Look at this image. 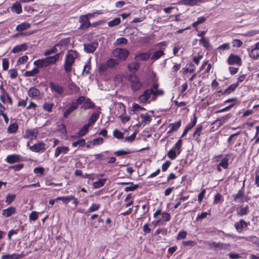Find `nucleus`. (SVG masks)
Here are the masks:
<instances>
[{
	"label": "nucleus",
	"mask_w": 259,
	"mask_h": 259,
	"mask_svg": "<svg viewBox=\"0 0 259 259\" xmlns=\"http://www.w3.org/2000/svg\"><path fill=\"white\" fill-rule=\"evenodd\" d=\"M151 90H152V100H155L157 96H163L164 94V91L162 89H158V84L154 83L152 84Z\"/></svg>",
	"instance_id": "10"
},
{
	"label": "nucleus",
	"mask_w": 259,
	"mask_h": 259,
	"mask_svg": "<svg viewBox=\"0 0 259 259\" xmlns=\"http://www.w3.org/2000/svg\"><path fill=\"white\" fill-rule=\"evenodd\" d=\"M16 213V209L13 206L2 210V215L5 217H9Z\"/></svg>",
	"instance_id": "20"
},
{
	"label": "nucleus",
	"mask_w": 259,
	"mask_h": 259,
	"mask_svg": "<svg viewBox=\"0 0 259 259\" xmlns=\"http://www.w3.org/2000/svg\"><path fill=\"white\" fill-rule=\"evenodd\" d=\"M181 120H179L175 123L169 124V127H170V129L168 131V133H170L178 130V129H179V127L181 126Z\"/></svg>",
	"instance_id": "25"
},
{
	"label": "nucleus",
	"mask_w": 259,
	"mask_h": 259,
	"mask_svg": "<svg viewBox=\"0 0 259 259\" xmlns=\"http://www.w3.org/2000/svg\"><path fill=\"white\" fill-rule=\"evenodd\" d=\"M90 126L89 124H86L84 125L81 128L79 131L78 133V136L79 137H82L84 136L88 131L89 128Z\"/></svg>",
	"instance_id": "38"
},
{
	"label": "nucleus",
	"mask_w": 259,
	"mask_h": 259,
	"mask_svg": "<svg viewBox=\"0 0 259 259\" xmlns=\"http://www.w3.org/2000/svg\"><path fill=\"white\" fill-rule=\"evenodd\" d=\"M121 22L120 18H115L111 21L108 22V25L110 27H112L118 25Z\"/></svg>",
	"instance_id": "45"
},
{
	"label": "nucleus",
	"mask_w": 259,
	"mask_h": 259,
	"mask_svg": "<svg viewBox=\"0 0 259 259\" xmlns=\"http://www.w3.org/2000/svg\"><path fill=\"white\" fill-rule=\"evenodd\" d=\"M62 201L65 204H67L70 201L72 200V199H74V196L72 195L69 196H62Z\"/></svg>",
	"instance_id": "62"
},
{
	"label": "nucleus",
	"mask_w": 259,
	"mask_h": 259,
	"mask_svg": "<svg viewBox=\"0 0 259 259\" xmlns=\"http://www.w3.org/2000/svg\"><path fill=\"white\" fill-rule=\"evenodd\" d=\"M238 86V83L232 84L226 89L223 93V95H229L233 92Z\"/></svg>",
	"instance_id": "29"
},
{
	"label": "nucleus",
	"mask_w": 259,
	"mask_h": 259,
	"mask_svg": "<svg viewBox=\"0 0 259 259\" xmlns=\"http://www.w3.org/2000/svg\"><path fill=\"white\" fill-rule=\"evenodd\" d=\"M140 64L138 62H134L128 65V68L130 71L134 74L139 68Z\"/></svg>",
	"instance_id": "26"
},
{
	"label": "nucleus",
	"mask_w": 259,
	"mask_h": 259,
	"mask_svg": "<svg viewBox=\"0 0 259 259\" xmlns=\"http://www.w3.org/2000/svg\"><path fill=\"white\" fill-rule=\"evenodd\" d=\"M15 194H8L6 196V202L8 204H10L15 200Z\"/></svg>",
	"instance_id": "54"
},
{
	"label": "nucleus",
	"mask_w": 259,
	"mask_h": 259,
	"mask_svg": "<svg viewBox=\"0 0 259 259\" xmlns=\"http://www.w3.org/2000/svg\"><path fill=\"white\" fill-rule=\"evenodd\" d=\"M223 201V196L220 193H217L214 197L213 204H217Z\"/></svg>",
	"instance_id": "53"
},
{
	"label": "nucleus",
	"mask_w": 259,
	"mask_h": 259,
	"mask_svg": "<svg viewBox=\"0 0 259 259\" xmlns=\"http://www.w3.org/2000/svg\"><path fill=\"white\" fill-rule=\"evenodd\" d=\"M99 116V113L98 112L93 113L89 119V123L88 124H89L91 126L92 124H94Z\"/></svg>",
	"instance_id": "36"
},
{
	"label": "nucleus",
	"mask_w": 259,
	"mask_h": 259,
	"mask_svg": "<svg viewBox=\"0 0 259 259\" xmlns=\"http://www.w3.org/2000/svg\"><path fill=\"white\" fill-rule=\"evenodd\" d=\"M18 129V125L17 123H13L9 125L7 130L8 132L10 134H14L16 133Z\"/></svg>",
	"instance_id": "34"
},
{
	"label": "nucleus",
	"mask_w": 259,
	"mask_h": 259,
	"mask_svg": "<svg viewBox=\"0 0 259 259\" xmlns=\"http://www.w3.org/2000/svg\"><path fill=\"white\" fill-rule=\"evenodd\" d=\"M58 52H59V50L58 48H56V46L55 45L52 48L47 50L44 52V55L46 56H48L51 54L56 53Z\"/></svg>",
	"instance_id": "42"
},
{
	"label": "nucleus",
	"mask_w": 259,
	"mask_h": 259,
	"mask_svg": "<svg viewBox=\"0 0 259 259\" xmlns=\"http://www.w3.org/2000/svg\"><path fill=\"white\" fill-rule=\"evenodd\" d=\"M77 108L78 107L77 106V104L74 103L73 101L71 102L70 106L67 108L64 112L63 117L64 118H67L69 114L75 111Z\"/></svg>",
	"instance_id": "18"
},
{
	"label": "nucleus",
	"mask_w": 259,
	"mask_h": 259,
	"mask_svg": "<svg viewBox=\"0 0 259 259\" xmlns=\"http://www.w3.org/2000/svg\"><path fill=\"white\" fill-rule=\"evenodd\" d=\"M69 147L66 146H61L57 147L54 152V156L58 157L60 154H66L69 152Z\"/></svg>",
	"instance_id": "16"
},
{
	"label": "nucleus",
	"mask_w": 259,
	"mask_h": 259,
	"mask_svg": "<svg viewBox=\"0 0 259 259\" xmlns=\"http://www.w3.org/2000/svg\"><path fill=\"white\" fill-rule=\"evenodd\" d=\"M94 103L90 99L88 98L85 100L81 107L83 109L87 110L94 107Z\"/></svg>",
	"instance_id": "31"
},
{
	"label": "nucleus",
	"mask_w": 259,
	"mask_h": 259,
	"mask_svg": "<svg viewBox=\"0 0 259 259\" xmlns=\"http://www.w3.org/2000/svg\"><path fill=\"white\" fill-rule=\"evenodd\" d=\"M106 182V179H100L98 181L94 182L93 186L95 188H100L104 185Z\"/></svg>",
	"instance_id": "44"
},
{
	"label": "nucleus",
	"mask_w": 259,
	"mask_h": 259,
	"mask_svg": "<svg viewBox=\"0 0 259 259\" xmlns=\"http://www.w3.org/2000/svg\"><path fill=\"white\" fill-rule=\"evenodd\" d=\"M197 118L195 115H194L193 118L191 119V122L187 124L186 128L189 131L191 130L196 124Z\"/></svg>",
	"instance_id": "47"
},
{
	"label": "nucleus",
	"mask_w": 259,
	"mask_h": 259,
	"mask_svg": "<svg viewBox=\"0 0 259 259\" xmlns=\"http://www.w3.org/2000/svg\"><path fill=\"white\" fill-rule=\"evenodd\" d=\"M230 48V44L229 43H225L219 46L217 48V50L221 54H222L225 50H228Z\"/></svg>",
	"instance_id": "51"
},
{
	"label": "nucleus",
	"mask_w": 259,
	"mask_h": 259,
	"mask_svg": "<svg viewBox=\"0 0 259 259\" xmlns=\"http://www.w3.org/2000/svg\"><path fill=\"white\" fill-rule=\"evenodd\" d=\"M113 136L118 139H121L123 138V133L117 130H115L113 131Z\"/></svg>",
	"instance_id": "63"
},
{
	"label": "nucleus",
	"mask_w": 259,
	"mask_h": 259,
	"mask_svg": "<svg viewBox=\"0 0 259 259\" xmlns=\"http://www.w3.org/2000/svg\"><path fill=\"white\" fill-rule=\"evenodd\" d=\"M101 207V205L100 204L94 203L91 205V206L88 208L87 211L88 212H93L96 211L99 209Z\"/></svg>",
	"instance_id": "49"
},
{
	"label": "nucleus",
	"mask_w": 259,
	"mask_h": 259,
	"mask_svg": "<svg viewBox=\"0 0 259 259\" xmlns=\"http://www.w3.org/2000/svg\"><path fill=\"white\" fill-rule=\"evenodd\" d=\"M229 159L226 155L225 157L223 158L221 162L219 163L220 166H222L224 169H227L229 166Z\"/></svg>",
	"instance_id": "41"
},
{
	"label": "nucleus",
	"mask_w": 259,
	"mask_h": 259,
	"mask_svg": "<svg viewBox=\"0 0 259 259\" xmlns=\"http://www.w3.org/2000/svg\"><path fill=\"white\" fill-rule=\"evenodd\" d=\"M29 149L33 152L38 153L45 151L46 150L47 147L46 144L42 141H41L34 144L32 146H30Z\"/></svg>",
	"instance_id": "7"
},
{
	"label": "nucleus",
	"mask_w": 259,
	"mask_h": 259,
	"mask_svg": "<svg viewBox=\"0 0 259 259\" xmlns=\"http://www.w3.org/2000/svg\"><path fill=\"white\" fill-rule=\"evenodd\" d=\"M38 134V131L36 128L33 129H27L25 131L24 138L25 139H29L31 140L36 139Z\"/></svg>",
	"instance_id": "9"
},
{
	"label": "nucleus",
	"mask_w": 259,
	"mask_h": 259,
	"mask_svg": "<svg viewBox=\"0 0 259 259\" xmlns=\"http://www.w3.org/2000/svg\"><path fill=\"white\" fill-rule=\"evenodd\" d=\"M209 246L210 248L213 249H227L229 247L230 244L228 243L212 242L209 243Z\"/></svg>",
	"instance_id": "13"
},
{
	"label": "nucleus",
	"mask_w": 259,
	"mask_h": 259,
	"mask_svg": "<svg viewBox=\"0 0 259 259\" xmlns=\"http://www.w3.org/2000/svg\"><path fill=\"white\" fill-rule=\"evenodd\" d=\"M21 160V156L17 154H12L8 155L6 159V161L9 163H14L16 162H18L20 161Z\"/></svg>",
	"instance_id": "19"
},
{
	"label": "nucleus",
	"mask_w": 259,
	"mask_h": 259,
	"mask_svg": "<svg viewBox=\"0 0 259 259\" xmlns=\"http://www.w3.org/2000/svg\"><path fill=\"white\" fill-rule=\"evenodd\" d=\"M132 153V152L131 150H122V149H120V150H117V151H115L114 153V154L116 156H122V155H126V154H131Z\"/></svg>",
	"instance_id": "50"
},
{
	"label": "nucleus",
	"mask_w": 259,
	"mask_h": 259,
	"mask_svg": "<svg viewBox=\"0 0 259 259\" xmlns=\"http://www.w3.org/2000/svg\"><path fill=\"white\" fill-rule=\"evenodd\" d=\"M244 195V191L242 189L239 190L237 193L233 195V198L235 201H237V199L242 198Z\"/></svg>",
	"instance_id": "57"
},
{
	"label": "nucleus",
	"mask_w": 259,
	"mask_h": 259,
	"mask_svg": "<svg viewBox=\"0 0 259 259\" xmlns=\"http://www.w3.org/2000/svg\"><path fill=\"white\" fill-rule=\"evenodd\" d=\"M140 117L142 119V122L145 124L150 123L151 120V116L147 113L142 114L140 115Z\"/></svg>",
	"instance_id": "37"
},
{
	"label": "nucleus",
	"mask_w": 259,
	"mask_h": 259,
	"mask_svg": "<svg viewBox=\"0 0 259 259\" xmlns=\"http://www.w3.org/2000/svg\"><path fill=\"white\" fill-rule=\"evenodd\" d=\"M178 155L177 151L172 148L170 149L167 153V156L171 160L175 159Z\"/></svg>",
	"instance_id": "40"
},
{
	"label": "nucleus",
	"mask_w": 259,
	"mask_h": 259,
	"mask_svg": "<svg viewBox=\"0 0 259 259\" xmlns=\"http://www.w3.org/2000/svg\"><path fill=\"white\" fill-rule=\"evenodd\" d=\"M70 42V38H65L62 39L60 40L57 44L55 45L57 48L58 49L59 51H60L61 52L65 49L66 47L68 46V45Z\"/></svg>",
	"instance_id": "15"
},
{
	"label": "nucleus",
	"mask_w": 259,
	"mask_h": 259,
	"mask_svg": "<svg viewBox=\"0 0 259 259\" xmlns=\"http://www.w3.org/2000/svg\"><path fill=\"white\" fill-rule=\"evenodd\" d=\"M0 100L4 104L9 103L12 105L13 103L11 97L7 91L0 94Z\"/></svg>",
	"instance_id": "17"
},
{
	"label": "nucleus",
	"mask_w": 259,
	"mask_h": 259,
	"mask_svg": "<svg viewBox=\"0 0 259 259\" xmlns=\"http://www.w3.org/2000/svg\"><path fill=\"white\" fill-rule=\"evenodd\" d=\"M50 87L52 93H55L59 95H61L64 93V88L56 83L51 82L50 83Z\"/></svg>",
	"instance_id": "11"
},
{
	"label": "nucleus",
	"mask_w": 259,
	"mask_h": 259,
	"mask_svg": "<svg viewBox=\"0 0 259 259\" xmlns=\"http://www.w3.org/2000/svg\"><path fill=\"white\" fill-rule=\"evenodd\" d=\"M150 57V54L148 53H139L136 55L135 59L137 60H147Z\"/></svg>",
	"instance_id": "28"
},
{
	"label": "nucleus",
	"mask_w": 259,
	"mask_h": 259,
	"mask_svg": "<svg viewBox=\"0 0 259 259\" xmlns=\"http://www.w3.org/2000/svg\"><path fill=\"white\" fill-rule=\"evenodd\" d=\"M227 62L230 65L240 66L242 64V60L238 55L231 54L227 59Z\"/></svg>",
	"instance_id": "6"
},
{
	"label": "nucleus",
	"mask_w": 259,
	"mask_h": 259,
	"mask_svg": "<svg viewBox=\"0 0 259 259\" xmlns=\"http://www.w3.org/2000/svg\"><path fill=\"white\" fill-rule=\"evenodd\" d=\"M27 49V45L26 43H23L19 45L15 46L12 50L13 53H18L21 51L26 50Z\"/></svg>",
	"instance_id": "23"
},
{
	"label": "nucleus",
	"mask_w": 259,
	"mask_h": 259,
	"mask_svg": "<svg viewBox=\"0 0 259 259\" xmlns=\"http://www.w3.org/2000/svg\"><path fill=\"white\" fill-rule=\"evenodd\" d=\"M249 206L246 205L244 208H242L240 210L238 211L237 215L239 217H242L243 215H247L249 213Z\"/></svg>",
	"instance_id": "43"
},
{
	"label": "nucleus",
	"mask_w": 259,
	"mask_h": 259,
	"mask_svg": "<svg viewBox=\"0 0 259 259\" xmlns=\"http://www.w3.org/2000/svg\"><path fill=\"white\" fill-rule=\"evenodd\" d=\"M103 139L101 137H98L96 139H95L91 141L92 143V145L94 146L95 145H99L102 144L103 143Z\"/></svg>",
	"instance_id": "59"
},
{
	"label": "nucleus",
	"mask_w": 259,
	"mask_h": 259,
	"mask_svg": "<svg viewBox=\"0 0 259 259\" xmlns=\"http://www.w3.org/2000/svg\"><path fill=\"white\" fill-rule=\"evenodd\" d=\"M127 40L124 37H120L117 38L115 42V45H120L122 44H126Z\"/></svg>",
	"instance_id": "60"
},
{
	"label": "nucleus",
	"mask_w": 259,
	"mask_h": 259,
	"mask_svg": "<svg viewBox=\"0 0 259 259\" xmlns=\"http://www.w3.org/2000/svg\"><path fill=\"white\" fill-rule=\"evenodd\" d=\"M24 256L23 253L21 254L13 253L12 254H5L2 256V259H19Z\"/></svg>",
	"instance_id": "24"
},
{
	"label": "nucleus",
	"mask_w": 259,
	"mask_h": 259,
	"mask_svg": "<svg viewBox=\"0 0 259 259\" xmlns=\"http://www.w3.org/2000/svg\"><path fill=\"white\" fill-rule=\"evenodd\" d=\"M209 212H210V210L208 211V212H203L200 214H198L196 218V220L197 221H199L202 219L206 218L208 214H210Z\"/></svg>",
	"instance_id": "58"
},
{
	"label": "nucleus",
	"mask_w": 259,
	"mask_h": 259,
	"mask_svg": "<svg viewBox=\"0 0 259 259\" xmlns=\"http://www.w3.org/2000/svg\"><path fill=\"white\" fill-rule=\"evenodd\" d=\"M78 54L74 50H69L66 55L65 60L64 64V68L65 72L69 73L71 72L72 65L75 59L78 57Z\"/></svg>",
	"instance_id": "2"
},
{
	"label": "nucleus",
	"mask_w": 259,
	"mask_h": 259,
	"mask_svg": "<svg viewBox=\"0 0 259 259\" xmlns=\"http://www.w3.org/2000/svg\"><path fill=\"white\" fill-rule=\"evenodd\" d=\"M39 71L38 69V67L34 68L32 70L30 71H26L24 74V76L25 77H30L33 76L36 74L39 73Z\"/></svg>",
	"instance_id": "33"
},
{
	"label": "nucleus",
	"mask_w": 259,
	"mask_h": 259,
	"mask_svg": "<svg viewBox=\"0 0 259 259\" xmlns=\"http://www.w3.org/2000/svg\"><path fill=\"white\" fill-rule=\"evenodd\" d=\"M11 10L15 12L17 14H21L22 12V7L20 3H15L13 5L11 8Z\"/></svg>",
	"instance_id": "30"
},
{
	"label": "nucleus",
	"mask_w": 259,
	"mask_h": 259,
	"mask_svg": "<svg viewBox=\"0 0 259 259\" xmlns=\"http://www.w3.org/2000/svg\"><path fill=\"white\" fill-rule=\"evenodd\" d=\"M130 52L125 49L116 48L112 52L114 57L118 58L121 60H125L128 56Z\"/></svg>",
	"instance_id": "5"
},
{
	"label": "nucleus",
	"mask_w": 259,
	"mask_h": 259,
	"mask_svg": "<svg viewBox=\"0 0 259 259\" xmlns=\"http://www.w3.org/2000/svg\"><path fill=\"white\" fill-rule=\"evenodd\" d=\"M189 67L188 68H184L183 69L184 72L192 73L195 71V66L193 63H192V62L190 63L189 64Z\"/></svg>",
	"instance_id": "55"
},
{
	"label": "nucleus",
	"mask_w": 259,
	"mask_h": 259,
	"mask_svg": "<svg viewBox=\"0 0 259 259\" xmlns=\"http://www.w3.org/2000/svg\"><path fill=\"white\" fill-rule=\"evenodd\" d=\"M249 57L253 59H257L259 57V41L257 42L251 49H248Z\"/></svg>",
	"instance_id": "8"
},
{
	"label": "nucleus",
	"mask_w": 259,
	"mask_h": 259,
	"mask_svg": "<svg viewBox=\"0 0 259 259\" xmlns=\"http://www.w3.org/2000/svg\"><path fill=\"white\" fill-rule=\"evenodd\" d=\"M28 59V57L27 56H23L22 57L18 59L17 63L18 65L24 64V63L27 61Z\"/></svg>",
	"instance_id": "64"
},
{
	"label": "nucleus",
	"mask_w": 259,
	"mask_h": 259,
	"mask_svg": "<svg viewBox=\"0 0 259 259\" xmlns=\"http://www.w3.org/2000/svg\"><path fill=\"white\" fill-rule=\"evenodd\" d=\"M68 88L72 94L76 93L79 91V87H77L76 84L73 82H71L68 83Z\"/></svg>",
	"instance_id": "32"
},
{
	"label": "nucleus",
	"mask_w": 259,
	"mask_h": 259,
	"mask_svg": "<svg viewBox=\"0 0 259 259\" xmlns=\"http://www.w3.org/2000/svg\"><path fill=\"white\" fill-rule=\"evenodd\" d=\"M247 223L243 220H240L239 221L236 222L234 224L236 230L239 233L242 232L244 226L247 227Z\"/></svg>",
	"instance_id": "21"
},
{
	"label": "nucleus",
	"mask_w": 259,
	"mask_h": 259,
	"mask_svg": "<svg viewBox=\"0 0 259 259\" xmlns=\"http://www.w3.org/2000/svg\"><path fill=\"white\" fill-rule=\"evenodd\" d=\"M60 53H57L52 56H49L42 59H38L33 62V65L38 68H44L56 64L59 59Z\"/></svg>",
	"instance_id": "1"
},
{
	"label": "nucleus",
	"mask_w": 259,
	"mask_h": 259,
	"mask_svg": "<svg viewBox=\"0 0 259 259\" xmlns=\"http://www.w3.org/2000/svg\"><path fill=\"white\" fill-rule=\"evenodd\" d=\"M163 55H164L163 52L161 50H158L153 54L151 59L153 60H157Z\"/></svg>",
	"instance_id": "52"
},
{
	"label": "nucleus",
	"mask_w": 259,
	"mask_h": 259,
	"mask_svg": "<svg viewBox=\"0 0 259 259\" xmlns=\"http://www.w3.org/2000/svg\"><path fill=\"white\" fill-rule=\"evenodd\" d=\"M183 144V141L179 139L177 142L175 144L174 146L172 148L177 151L178 154H180L181 152V148Z\"/></svg>",
	"instance_id": "39"
},
{
	"label": "nucleus",
	"mask_w": 259,
	"mask_h": 259,
	"mask_svg": "<svg viewBox=\"0 0 259 259\" xmlns=\"http://www.w3.org/2000/svg\"><path fill=\"white\" fill-rule=\"evenodd\" d=\"M127 80L130 83L131 88L133 91L136 92L141 88L142 83L135 74H130L128 76Z\"/></svg>",
	"instance_id": "4"
},
{
	"label": "nucleus",
	"mask_w": 259,
	"mask_h": 259,
	"mask_svg": "<svg viewBox=\"0 0 259 259\" xmlns=\"http://www.w3.org/2000/svg\"><path fill=\"white\" fill-rule=\"evenodd\" d=\"M102 12L100 11H96L92 13H89L87 15H81L79 17V22L81 25L79 26L80 29H84L89 28L91 26V23L89 22V17L94 16L96 15H100Z\"/></svg>",
	"instance_id": "3"
},
{
	"label": "nucleus",
	"mask_w": 259,
	"mask_h": 259,
	"mask_svg": "<svg viewBox=\"0 0 259 259\" xmlns=\"http://www.w3.org/2000/svg\"><path fill=\"white\" fill-rule=\"evenodd\" d=\"M203 129V126L201 125H198L196 128L195 131L194 132L193 134V137L194 138L196 136L198 137H199L200 136L201 132L202 131Z\"/></svg>",
	"instance_id": "61"
},
{
	"label": "nucleus",
	"mask_w": 259,
	"mask_h": 259,
	"mask_svg": "<svg viewBox=\"0 0 259 259\" xmlns=\"http://www.w3.org/2000/svg\"><path fill=\"white\" fill-rule=\"evenodd\" d=\"M99 44L97 41H94L91 43L85 44L83 45L84 51L87 53H93L98 47Z\"/></svg>",
	"instance_id": "12"
},
{
	"label": "nucleus",
	"mask_w": 259,
	"mask_h": 259,
	"mask_svg": "<svg viewBox=\"0 0 259 259\" xmlns=\"http://www.w3.org/2000/svg\"><path fill=\"white\" fill-rule=\"evenodd\" d=\"M152 90L151 89L146 90L143 94L140 96L139 98L140 102L143 103H146L151 96H152Z\"/></svg>",
	"instance_id": "14"
},
{
	"label": "nucleus",
	"mask_w": 259,
	"mask_h": 259,
	"mask_svg": "<svg viewBox=\"0 0 259 259\" xmlns=\"http://www.w3.org/2000/svg\"><path fill=\"white\" fill-rule=\"evenodd\" d=\"M30 27V24L27 22H23L18 25L16 28V30L21 32L23 30L28 29Z\"/></svg>",
	"instance_id": "27"
},
{
	"label": "nucleus",
	"mask_w": 259,
	"mask_h": 259,
	"mask_svg": "<svg viewBox=\"0 0 259 259\" xmlns=\"http://www.w3.org/2000/svg\"><path fill=\"white\" fill-rule=\"evenodd\" d=\"M182 4L185 6H197L196 0H183Z\"/></svg>",
	"instance_id": "56"
},
{
	"label": "nucleus",
	"mask_w": 259,
	"mask_h": 259,
	"mask_svg": "<svg viewBox=\"0 0 259 259\" xmlns=\"http://www.w3.org/2000/svg\"><path fill=\"white\" fill-rule=\"evenodd\" d=\"M85 144V140L84 139H79L78 141L73 142L72 143V145L74 147H76L78 146L79 147H82Z\"/></svg>",
	"instance_id": "48"
},
{
	"label": "nucleus",
	"mask_w": 259,
	"mask_h": 259,
	"mask_svg": "<svg viewBox=\"0 0 259 259\" xmlns=\"http://www.w3.org/2000/svg\"><path fill=\"white\" fill-rule=\"evenodd\" d=\"M40 91L35 87H31L28 91V96L32 98H37L40 95Z\"/></svg>",
	"instance_id": "22"
},
{
	"label": "nucleus",
	"mask_w": 259,
	"mask_h": 259,
	"mask_svg": "<svg viewBox=\"0 0 259 259\" xmlns=\"http://www.w3.org/2000/svg\"><path fill=\"white\" fill-rule=\"evenodd\" d=\"M118 64V60L113 58L109 59L106 62V65L109 67H113L117 66Z\"/></svg>",
	"instance_id": "35"
},
{
	"label": "nucleus",
	"mask_w": 259,
	"mask_h": 259,
	"mask_svg": "<svg viewBox=\"0 0 259 259\" xmlns=\"http://www.w3.org/2000/svg\"><path fill=\"white\" fill-rule=\"evenodd\" d=\"M54 105L53 103L45 102L42 106V108L44 110L50 112L52 111Z\"/></svg>",
	"instance_id": "46"
}]
</instances>
